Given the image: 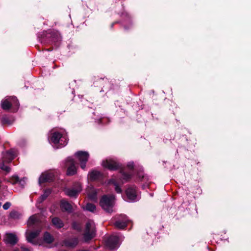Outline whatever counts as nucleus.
<instances>
[{
	"instance_id": "obj_1",
	"label": "nucleus",
	"mask_w": 251,
	"mask_h": 251,
	"mask_svg": "<svg viewBox=\"0 0 251 251\" xmlns=\"http://www.w3.org/2000/svg\"><path fill=\"white\" fill-rule=\"evenodd\" d=\"M134 167L133 162H129L127 165L126 169H122L119 175L120 178H118L116 176H113L108 182L109 184H112L115 187V190L117 193H121L122 189L120 185H122L125 182L128 181L131 176V171Z\"/></svg>"
},
{
	"instance_id": "obj_2",
	"label": "nucleus",
	"mask_w": 251,
	"mask_h": 251,
	"mask_svg": "<svg viewBox=\"0 0 251 251\" xmlns=\"http://www.w3.org/2000/svg\"><path fill=\"white\" fill-rule=\"evenodd\" d=\"M96 228L93 221L89 220L87 221L83 234L85 242H88L93 239L96 235Z\"/></svg>"
},
{
	"instance_id": "obj_3",
	"label": "nucleus",
	"mask_w": 251,
	"mask_h": 251,
	"mask_svg": "<svg viewBox=\"0 0 251 251\" xmlns=\"http://www.w3.org/2000/svg\"><path fill=\"white\" fill-rule=\"evenodd\" d=\"M19 106V101L15 97H6L1 102L2 108L5 110L11 108L13 112H16L18 110Z\"/></svg>"
},
{
	"instance_id": "obj_4",
	"label": "nucleus",
	"mask_w": 251,
	"mask_h": 251,
	"mask_svg": "<svg viewBox=\"0 0 251 251\" xmlns=\"http://www.w3.org/2000/svg\"><path fill=\"white\" fill-rule=\"evenodd\" d=\"M115 197L113 195H104L100 200V204L106 212L111 213L114 204Z\"/></svg>"
},
{
	"instance_id": "obj_5",
	"label": "nucleus",
	"mask_w": 251,
	"mask_h": 251,
	"mask_svg": "<svg viewBox=\"0 0 251 251\" xmlns=\"http://www.w3.org/2000/svg\"><path fill=\"white\" fill-rule=\"evenodd\" d=\"M50 141L57 148H61L67 145L68 139L66 136H63L60 133L54 132L51 133Z\"/></svg>"
},
{
	"instance_id": "obj_6",
	"label": "nucleus",
	"mask_w": 251,
	"mask_h": 251,
	"mask_svg": "<svg viewBox=\"0 0 251 251\" xmlns=\"http://www.w3.org/2000/svg\"><path fill=\"white\" fill-rule=\"evenodd\" d=\"M82 190L81 184L80 182H75L71 188L65 190L66 194L71 197H76Z\"/></svg>"
},
{
	"instance_id": "obj_7",
	"label": "nucleus",
	"mask_w": 251,
	"mask_h": 251,
	"mask_svg": "<svg viewBox=\"0 0 251 251\" xmlns=\"http://www.w3.org/2000/svg\"><path fill=\"white\" fill-rule=\"evenodd\" d=\"M75 156L80 162L81 168L84 169L89 156L88 153L86 151H79L75 153Z\"/></svg>"
},
{
	"instance_id": "obj_8",
	"label": "nucleus",
	"mask_w": 251,
	"mask_h": 251,
	"mask_svg": "<svg viewBox=\"0 0 251 251\" xmlns=\"http://www.w3.org/2000/svg\"><path fill=\"white\" fill-rule=\"evenodd\" d=\"M66 167H67V174L69 176H72L76 173V167L73 158L69 157L66 160Z\"/></svg>"
},
{
	"instance_id": "obj_9",
	"label": "nucleus",
	"mask_w": 251,
	"mask_h": 251,
	"mask_svg": "<svg viewBox=\"0 0 251 251\" xmlns=\"http://www.w3.org/2000/svg\"><path fill=\"white\" fill-rule=\"evenodd\" d=\"M118 237L117 235H111L105 241V246L111 250H116L118 246Z\"/></svg>"
},
{
	"instance_id": "obj_10",
	"label": "nucleus",
	"mask_w": 251,
	"mask_h": 251,
	"mask_svg": "<svg viewBox=\"0 0 251 251\" xmlns=\"http://www.w3.org/2000/svg\"><path fill=\"white\" fill-rule=\"evenodd\" d=\"M126 194L130 201H136L138 200L136 187L131 186L128 187L126 190Z\"/></svg>"
},
{
	"instance_id": "obj_11",
	"label": "nucleus",
	"mask_w": 251,
	"mask_h": 251,
	"mask_svg": "<svg viewBox=\"0 0 251 251\" xmlns=\"http://www.w3.org/2000/svg\"><path fill=\"white\" fill-rule=\"evenodd\" d=\"M17 154V151L16 150L12 149L8 151L3 153L2 155V161L6 163L10 162L16 156Z\"/></svg>"
},
{
	"instance_id": "obj_12",
	"label": "nucleus",
	"mask_w": 251,
	"mask_h": 251,
	"mask_svg": "<svg viewBox=\"0 0 251 251\" xmlns=\"http://www.w3.org/2000/svg\"><path fill=\"white\" fill-rule=\"evenodd\" d=\"M102 166L110 170H115L119 167V164L112 159H107L102 163Z\"/></svg>"
},
{
	"instance_id": "obj_13",
	"label": "nucleus",
	"mask_w": 251,
	"mask_h": 251,
	"mask_svg": "<svg viewBox=\"0 0 251 251\" xmlns=\"http://www.w3.org/2000/svg\"><path fill=\"white\" fill-rule=\"evenodd\" d=\"M41 230V229H39L33 231H26L25 236L28 242L33 245H37V243L35 239L39 235Z\"/></svg>"
},
{
	"instance_id": "obj_14",
	"label": "nucleus",
	"mask_w": 251,
	"mask_h": 251,
	"mask_svg": "<svg viewBox=\"0 0 251 251\" xmlns=\"http://www.w3.org/2000/svg\"><path fill=\"white\" fill-rule=\"evenodd\" d=\"M120 217L121 218L116 221L114 225L119 229H124L126 226L128 220L125 215H121Z\"/></svg>"
},
{
	"instance_id": "obj_15",
	"label": "nucleus",
	"mask_w": 251,
	"mask_h": 251,
	"mask_svg": "<svg viewBox=\"0 0 251 251\" xmlns=\"http://www.w3.org/2000/svg\"><path fill=\"white\" fill-rule=\"evenodd\" d=\"M54 175L52 173L45 172L43 173L39 179V183L41 184L42 183L49 182L53 180Z\"/></svg>"
},
{
	"instance_id": "obj_16",
	"label": "nucleus",
	"mask_w": 251,
	"mask_h": 251,
	"mask_svg": "<svg viewBox=\"0 0 251 251\" xmlns=\"http://www.w3.org/2000/svg\"><path fill=\"white\" fill-rule=\"evenodd\" d=\"M4 240L6 243L13 245L18 242V238L13 233H7L5 235Z\"/></svg>"
},
{
	"instance_id": "obj_17",
	"label": "nucleus",
	"mask_w": 251,
	"mask_h": 251,
	"mask_svg": "<svg viewBox=\"0 0 251 251\" xmlns=\"http://www.w3.org/2000/svg\"><path fill=\"white\" fill-rule=\"evenodd\" d=\"M78 243V239L76 237L66 239L63 242V245L67 247L74 248Z\"/></svg>"
},
{
	"instance_id": "obj_18",
	"label": "nucleus",
	"mask_w": 251,
	"mask_h": 251,
	"mask_svg": "<svg viewBox=\"0 0 251 251\" xmlns=\"http://www.w3.org/2000/svg\"><path fill=\"white\" fill-rule=\"evenodd\" d=\"M86 191L89 198L93 201H96L97 199V190L93 187L90 186L87 188Z\"/></svg>"
},
{
	"instance_id": "obj_19",
	"label": "nucleus",
	"mask_w": 251,
	"mask_h": 251,
	"mask_svg": "<svg viewBox=\"0 0 251 251\" xmlns=\"http://www.w3.org/2000/svg\"><path fill=\"white\" fill-rule=\"evenodd\" d=\"M40 224L38 215L35 214L30 217L27 222L28 226H37Z\"/></svg>"
},
{
	"instance_id": "obj_20",
	"label": "nucleus",
	"mask_w": 251,
	"mask_h": 251,
	"mask_svg": "<svg viewBox=\"0 0 251 251\" xmlns=\"http://www.w3.org/2000/svg\"><path fill=\"white\" fill-rule=\"evenodd\" d=\"M60 207L63 210L66 211L68 212L72 211V205L67 201L62 200L60 202Z\"/></svg>"
},
{
	"instance_id": "obj_21",
	"label": "nucleus",
	"mask_w": 251,
	"mask_h": 251,
	"mask_svg": "<svg viewBox=\"0 0 251 251\" xmlns=\"http://www.w3.org/2000/svg\"><path fill=\"white\" fill-rule=\"evenodd\" d=\"M52 223L57 228H60L64 226V223L62 221L57 217L52 219Z\"/></svg>"
},
{
	"instance_id": "obj_22",
	"label": "nucleus",
	"mask_w": 251,
	"mask_h": 251,
	"mask_svg": "<svg viewBox=\"0 0 251 251\" xmlns=\"http://www.w3.org/2000/svg\"><path fill=\"white\" fill-rule=\"evenodd\" d=\"M100 175V173L99 171L94 170L89 174L88 176L90 179L95 180L99 179Z\"/></svg>"
},
{
	"instance_id": "obj_23",
	"label": "nucleus",
	"mask_w": 251,
	"mask_h": 251,
	"mask_svg": "<svg viewBox=\"0 0 251 251\" xmlns=\"http://www.w3.org/2000/svg\"><path fill=\"white\" fill-rule=\"evenodd\" d=\"M50 193V190H46L45 191L44 194L41 196V197L38 199V202L39 203H41L46 198L49 196Z\"/></svg>"
},
{
	"instance_id": "obj_24",
	"label": "nucleus",
	"mask_w": 251,
	"mask_h": 251,
	"mask_svg": "<svg viewBox=\"0 0 251 251\" xmlns=\"http://www.w3.org/2000/svg\"><path fill=\"white\" fill-rule=\"evenodd\" d=\"M44 241L48 243H51L53 240V237L48 232H46L44 235Z\"/></svg>"
},
{
	"instance_id": "obj_25",
	"label": "nucleus",
	"mask_w": 251,
	"mask_h": 251,
	"mask_svg": "<svg viewBox=\"0 0 251 251\" xmlns=\"http://www.w3.org/2000/svg\"><path fill=\"white\" fill-rule=\"evenodd\" d=\"M7 181L11 184L14 185L18 182L19 181V177L16 175H14L9 177Z\"/></svg>"
},
{
	"instance_id": "obj_26",
	"label": "nucleus",
	"mask_w": 251,
	"mask_h": 251,
	"mask_svg": "<svg viewBox=\"0 0 251 251\" xmlns=\"http://www.w3.org/2000/svg\"><path fill=\"white\" fill-rule=\"evenodd\" d=\"M85 209L89 211L94 212L96 210V207L94 204L88 203L85 206Z\"/></svg>"
},
{
	"instance_id": "obj_27",
	"label": "nucleus",
	"mask_w": 251,
	"mask_h": 251,
	"mask_svg": "<svg viewBox=\"0 0 251 251\" xmlns=\"http://www.w3.org/2000/svg\"><path fill=\"white\" fill-rule=\"evenodd\" d=\"M4 163H6V162H3L2 161V162L0 164V168L1 170H2L5 171L6 172L8 173V172H9L10 171V168L8 166H7L6 165H5Z\"/></svg>"
},
{
	"instance_id": "obj_28",
	"label": "nucleus",
	"mask_w": 251,
	"mask_h": 251,
	"mask_svg": "<svg viewBox=\"0 0 251 251\" xmlns=\"http://www.w3.org/2000/svg\"><path fill=\"white\" fill-rule=\"evenodd\" d=\"M72 227L73 229L77 231H80L81 229L80 224L76 222H74L73 223Z\"/></svg>"
},
{
	"instance_id": "obj_29",
	"label": "nucleus",
	"mask_w": 251,
	"mask_h": 251,
	"mask_svg": "<svg viewBox=\"0 0 251 251\" xmlns=\"http://www.w3.org/2000/svg\"><path fill=\"white\" fill-rule=\"evenodd\" d=\"M19 213L16 211H11L10 213V217L13 219H17L19 217Z\"/></svg>"
},
{
	"instance_id": "obj_30",
	"label": "nucleus",
	"mask_w": 251,
	"mask_h": 251,
	"mask_svg": "<svg viewBox=\"0 0 251 251\" xmlns=\"http://www.w3.org/2000/svg\"><path fill=\"white\" fill-rule=\"evenodd\" d=\"M18 183L22 188H23L25 184V180L24 178L21 179H19V181Z\"/></svg>"
},
{
	"instance_id": "obj_31",
	"label": "nucleus",
	"mask_w": 251,
	"mask_h": 251,
	"mask_svg": "<svg viewBox=\"0 0 251 251\" xmlns=\"http://www.w3.org/2000/svg\"><path fill=\"white\" fill-rule=\"evenodd\" d=\"M11 206V203L9 202H6L3 205V208L4 210L8 209Z\"/></svg>"
},
{
	"instance_id": "obj_32",
	"label": "nucleus",
	"mask_w": 251,
	"mask_h": 251,
	"mask_svg": "<svg viewBox=\"0 0 251 251\" xmlns=\"http://www.w3.org/2000/svg\"><path fill=\"white\" fill-rule=\"evenodd\" d=\"M21 249H22V251H31L30 249L26 248L24 246H22Z\"/></svg>"
},
{
	"instance_id": "obj_33",
	"label": "nucleus",
	"mask_w": 251,
	"mask_h": 251,
	"mask_svg": "<svg viewBox=\"0 0 251 251\" xmlns=\"http://www.w3.org/2000/svg\"><path fill=\"white\" fill-rule=\"evenodd\" d=\"M2 122H3V123H7V122L6 121V118H3V119H2Z\"/></svg>"
},
{
	"instance_id": "obj_34",
	"label": "nucleus",
	"mask_w": 251,
	"mask_h": 251,
	"mask_svg": "<svg viewBox=\"0 0 251 251\" xmlns=\"http://www.w3.org/2000/svg\"><path fill=\"white\" fill-rule=\"evenodd\" d=\"M80 251H89L88 250H81Z\"/></svg>"
}]
</instances>
